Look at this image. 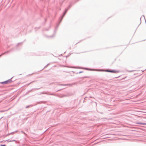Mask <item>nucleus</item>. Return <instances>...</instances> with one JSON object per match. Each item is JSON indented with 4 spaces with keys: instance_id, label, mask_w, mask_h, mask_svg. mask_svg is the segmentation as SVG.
I'll return each instance as SVG.
<instances>
[{
    "instance_id": "nucleus-1",
    "label": "nucleus",
    "mask_w": 146,
    "mask_h": 146,
    "mask_svg": "<svg viewBox=\"0 0 146 146\" xmlns=\"http://www.w3.org/2000/svg\"><path fill=\"white\" fill-rule=\"evenodd\" d=\"M12 82V80H9L7 81H5V82H2V84H6L8 83H10Z\"/></svg>"
},
{
    "instance_id": "nucleus-2",
    "label": "nucleus",
    "mask_w": 146,
    "mask_h": 146,
    "mask_svg": "<svg viewBox=\"0 0 146 146\" xmlns=\"http://www.w3.org/2000/svg\"><path fill=\"white\" fill-rule=\"evenodd\" d=\"M108 72H114V73H116L117 71H114V70H110L108 71Z\"/></svg>"
},
{
    "instance_id": "nucleus-3",
    "label": "nucleus",
    "mask_w": 146,
    "mask_h": 146,
    "mask_svg": "<svg viewBox=\"0 0 146 146\" xmlns=\"http://www.w3.org/2000/svg\"><path fill=\"white\" fill-rule=\"evenodd\" d=\"M137 123L138 124H140L146 125V123Z\"/></svg>"
}]
</instances>
